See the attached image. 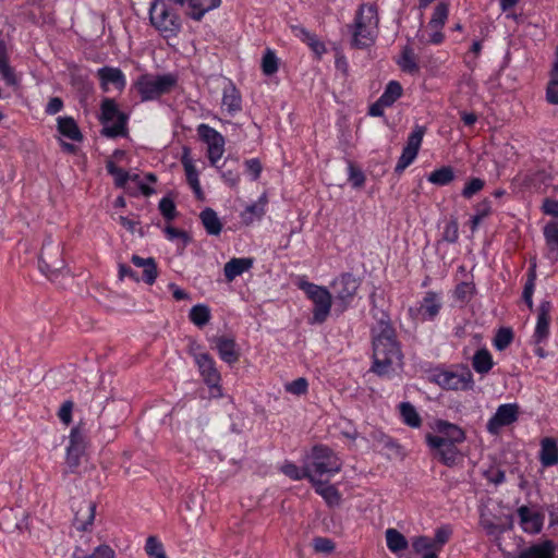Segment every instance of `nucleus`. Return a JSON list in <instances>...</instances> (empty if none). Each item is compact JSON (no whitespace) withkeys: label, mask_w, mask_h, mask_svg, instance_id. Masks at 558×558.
Listing matches in <instances>:
<instances>
[{"label":"nucleus","mask_w":558,"mask_h":558,"mask_svg":"<svg viewBox=\"0 0 558 558\" xmlns=\"http://www.w3.org/2000/svg\"><path fill=\"white\" fill-rule=\"evenodd\" d=\"M189 317L194 325L203 327L210 319V310L207 305L197 304L191 308Z\"/></svg>","instance_id":"40"},{"label":"nucleus","mask_w":558,"mask_h":558,"mask_svg":"<svg viewBox=\"0 0 558 558\" xmlns=\"http://www.w3.org/2000/svg\"><path fill=\"white\" fill-rule=\"evenodd\" d=\"M211 342L222 361L228 364L238 362L240 353L233 338L220 336L213 338Z\"/></svg>","instance_id":"18"},{"label":"nucleus","mask_w":558,"mask_h":558,"mask_svg":"<svg viewBox=\"0 0 558 558\" xmlns=\"http://www.w3.org/2000/svg\"><path fill=\"white\" fill-rule=\"evenodd\" d=\"M95 509H96V506L93 502H85L83 505L81 511L84 510L85 515H83L82 519H80V517H77V520H80L82 522L83 527L93 523L94 518H95ZM77 515H80V512H77Z\"/></svg>","instance_id":"56"},{"label":"nucleus","mask_w":558,"mask_h":558,"mask_svg":"<svg viewBox=\"0 0 558 558\" xmlns=\"http://www.w3.org/2000/svg\"><path fill=\"white\" fill-rule=\"evenodd\" d=\"M412 547L416 554H422V553L426 554L428 551H436L435 547H434V542L430 538L425 537V536L415 537L412 541Z\"/></svg>","instance_id":"47"},{"label":"nucleus","mask_w":558,"mask_h":558,"mask_svg":"<svg viewBox=\"0 0 558 558\" xmlns=\"http://www.w3.org/2000/svg\"><path fill=\"white\" fill-rule=\"evenodd\" d=\"M194 360L206 384L216 390L217 395H221L219 387L220 374L215 366L213 357L207 353L199 352L194 354Z\"/></svg>","instance_id":"14"},{"label":"nucleus","mask_w":558,"mask_h":558,"mask_svg":"<svg viewBox=\"0 0 558 558\" xmlns=\"http://www.w3.org/2000/svg\"><path fill=\"white\" fill-rule=\"evenodd\" d=\"M550 310L551 304L548 301H544L539 304L537 322L533 336L536 343L544 341L549 336Z\"/></svg>","instance_id":"20"},{"label":"nucleus","mask_w":558,"mask_h":558,"mask_svg":"<svg viewBox=\"0 0 558 558\" xmlns=\"http://www.w3.org/2000/svg\"><path fill=\"white\" fill-rule=\"evenodd\" d=\"M307 387V380L303 377H300L291 383H288L286 385V390L292 395L301 396L306 393Z\"/></svg>","instance_id":"50"},{"label":"nucleus","mask_w":558,"mask_h":558,"mask_svg":"<svg viewBox=\"0 0 558 558\" xmlns=\"http://www.w3.org/2000/svg\"><path fill=\"white\" fill-rule=\"evenodd\" d=\"M519 416V408L514 403L501 404L488 420L486 429L492 435H498L502 428L513 424Z\"/></svg>","instance_id":"9"},{"label":"nucleus","mask_w":558,"mask_h":558,"mask_svg":"<svg viewBox=\"0 0 558 558\" xmlns=\"http://www.w3.org/2000/svg\"><path fill=\"white\" fill-rule=\"evenodd\" d=\"M454 179V172L451 167H441L434 170L428 175V181L435 185H446Z\"/></svg>","instance_id":"41"},{"label":"nucleus","mask_w":558,"mask_h":558,"mask_svg":"<svg viewBox=\"0 0 558 558\" xmlns=\"http://www.w3.org/2000/svg\"><path fill=\"white\" fill-rule=\"evenodd\" d=\"M512 341V332L510 329L502 328L500 329L494 340V345L497 350H505Z\"/></svg>","instance_id":"49"},{"label":"nucleus","mask_w":558,"mask_h":558,"mask_svg":"<svg viewBox=\"0 0 558 558\" xmlns=\"http://www.w3.org/2000/svg\"><path fill=\"white\" fill-rule=\"evenodd\" d=\"M145 550L150 557L167 558L162 544L155 536H149L146 539Z\"/></svg>","instance_id":"44"},{"label":"nucleus","mask_w":558,"mask_h":558,"mask_svg":"<svg viewBox=\"0 0 558 558\" xmlns=\"http://www.w3.org/2000/svg\"><path fill=\"white\" fill-rule=\"evenodd\" d=\"M85 453V439L78 428H72L66 447L65 461L71 470L76 469Z\"/></svg>","instance_id":"16"},{"label":"nucleus","mask_w":558,"mask_h":558,"mask_svg":"<svg viewBox=\"0 0 558 558\" xmlns=\"http://www.w3.org/2000/svg\"><path fill=\"white\" fill-rule=\"evenodd\" d=\"M102 134L116 137L125 133L128 117L122 113L112 99H105L101 104Z\"/></svg>","instance_id":"5"},{"label":"nucleus","mask_w":558,"mask_h":558,"mask_svg":"<svg viewBox=\"0 0 558 558\" xmlns=\"http://www.w3.org/2000/svg\"><path fill=\"white\" fill-rule=\"evenodd\" d=\"M385 537L388 549L393 554H399L408 547L407 538L396 529H387Z\"/></svg>","instance_id":"34"},{"label":"nucleus","mask_w":558,"mask_h":558,"mask_svg":"<svg viewBox=\"0 0 558 558\" xmlns=\"http://www.w3.org/2000/svg\"><path fill=\"white\" fill-rule=\"evenodd\" d=\"M143 270L145 282L148 284H153L157 278V267L153 258L148 260Z\"/></svg>","instance_id":"61"},{"label":"nucleus","mask_w":558,"mask_h":558,"mask_svg":"<svg viewBox=\"0 0 558 558\" xmlns=\"http://www.w3.org/2000/svg\"><path fill=\"white\" fill-rule=\"evenodd\" d=\"M221 0H189V15L194 20H201L209 10L220 5Z\"/></svg>","instance_id":"28"},{"label":"nucleus","mask_w":558,"mask_h":558,"mask_svg":"<svg viewBox=\"0 0 558 558\" xmlns=\"http://www.w3.org/2000/svg\"><path fill=\"white\" fill-rule=\"evenodd\" d=\"M165 233L170 241L180 240L183 245H185L189 241V238L184 231L175 229L173 227H167L165 229Z\"/></svg>","instance_id":"60"},{"label":"nucleus","mask_w":558,"mask_h":558,"mask_svg":"<svg viewBox=\"0 0 558 558\" xmlns=\"http://www.w3.org/2000/svg\"><path fill=\"white\" fill-rule=\"evenodd\" d=\"M58 131L61 135L68 137L69 140L80 142L82 140V134L76 122L72 118L60 117L58 118Z\"/></svg>","instance_id":"33"},{"label":"nucleus","mask_w":558,"mask_h":558,"mask_svg":"<svg viewBox=\"0 0 558 558\" xmlns=\"http://www.w3.org/2000/svg\"><path fill=\"white\" fill-rule=\"evenodd\" d=\"M402 422L412 427L418 428L422 425V418L416 409L409 402H402L399 405Z\"/></svg>","instance_id":"36"},{"label":"nucleus","mask_w":558,"mask_h":558,"mask_svg":"<svg viewBox=\"0 0 558 558\" xmlns=\"http://www.w3.org/2000/svg\"><path fill=\"white\" fill-rule=\"evenodd\" d=\"M178 78L172 74L165 75H142L135 83V87L143 100H150L170 92L177 84Z\"/></svg>","instance_id":"4"},{"label":"nucleus","mask_w":558,"mask_h":558,"mask_svg":"<svg viewBox=\"0 0 558 558\" xmlns=\"http://www.w3.org/2000/svg\"><path fill=\"white\" fill-rule=\"evenodd\" d=\"M484 187V181L482 179H478V178H473L472 180H470L463 191H462V195L465 197V198H470L472 197L474 194H476L477 192H480L482 189Z\"/></svg>","instance_id":"51"},{"label":"nucleus","mask_w":558,"mask_h":558,"mask_svg":"<svg viewBox=\"0 0 558 558\" xmlns=\"http://www.w3.org/2000/svg\"><path fill=\"white\" fill-rule=\"evenodd\" d=\"M398 65L403 72L410 74H416L418 72V64L414 49L410 46H405L401 52V56L397 60Z\"/></svg>","instance_id":"30"},{"label":"nucleus","mask_w":558,"mask_h":558,"mask_svg":"<svg viewBox=\"0 0 558 558\" xmlns=\"http://www.w3.org/2000/svg\"><path fill=\"white\" fill-rule=\"evenodd\" d=\"M402 86L397 81H391L387 84L385 92L379 97L380 104L390 107L402 95Z\"/></svg>","instance_id":"39"},{"label":"nucleus","mask_w":558,"mask_h":558,"mask_svg":"<svg viewBox=\"0 0 558 558\" xmlns=\"http://www.w3.org/2000/svg\"><path fill=\"white\" fill-rule=\"evenodd\" d=\"M360 287L359 280L350 274H344L332 281L337 305L344 311L353 301Z\"/></svg>","instance_id":"8"},{"label":"nucleus","mask_w":558,"mask_h":558,"mask_svg":"<svg viewBox=\"0 0 558 558\" xmlns=\"http://www.w3.org/2000/svg\"><path fill=\"white\" fill-rule=\"evenodd\" d=\"M473 367L477 373L485 374L493 367V359L487 350H480L473 357Z\"/></svg>","instance_id":"42"},{"label":"nucleus","mask_w":558,"mask_h":558,"mask_svg":"<svg viewBox=\"0 0 558 558\" xmlns=\"http://www.w3.org/2000/svg\"><path fill=\"white\" fill-rule=\"evenodd\" d=\"M114 550L108 545L98 546L87 558H114Z\"/></svg>","instance_id":"62"},{"label":"nucleus","mask_w":558,"mask_h":558,"mask_svg":"<svg viewBox=\"0 0 558 558\" xmlns=\"http://www.w3.org/2000/svg\"><path fill=\"white\" fill-rule=\"evenodd\" d=\"M436 381L446 389L465 390L472 387V375L468 371L440 372L436 375Z\"/></svg>","instance_id":"15"},{"label":"nucleus","mask_w":558,"mask_h":558,"mask_svg":"<svg viewBox=\"0 0 558 558\" xmlns=\"http://www.w3.org/2000/svg\"><path fill=\"white\" fill-rule=\"evenodd\" d=\"M181 161H182V165H183V168L185 171L186 180H187L190 186L192 187L195 196L198 199H203L204 193L202 191L201 183L198 180V173H197V170L194 166L192 158L189 155V151H186V150L184 151Z\"/></svg>","instance_id":"25"},{"label":"nucleus","mask_w":558,"mask_h":558,"mask_svg":"<svg viewBox=\"0 0 558 558\" xmlns=\"http://www.w3.org/2000/svg\"><path fill=\"white\" fill-rule=\"evenodd\" d=\"M159 209L161 211V214L167 218V219H172L174 218V215H175V206H174V203L170 199V198H162L159 203Z\"/></svg>","instance_id":"59"},{"label":"nucleus","mask_w":558,"mask_h":558,"mask_svg":"<svg viewBox=\"0 0 558 558\" xmlns=\"http://www.w3.org/2000/svg\"><path fill=\"white\" fill-rule=\"evenodd\" d=\"M279 59L271 49H266L262 59V70L265 75H272L278 71Z\"/></svg>","instance_id":"43"},{"label":"nucleus","mask_w":558,"mask_h":558,"mask_svg":"<svg viewBox=\"0 0 558 558\" xmlns=\"http://www.w3.org/2000/svg\"><path fill=\"white\" fill-rule=\"evenodd\" d=\"M73 402L65 401L62 403L58 411V417L62 423L69 425L72 421Z\"/></svg>","instance_id":"57"},{"label":"nucleus","mask_w":558,"mask_h":558,"mask_svg":"<svg viewBox=\"0 0 558 558\" xmlns=\"http://www.w3.org/2000/svg\"><path fill=\"white\" fill-rule=\"evenodd\" d=\"M490 208L488 203H483L482 208L477 209L476 215L472 218V230H475L480 222L489 215Z\"/></svg>","instance_id":"64"},{"label":"nucleus","mask_w":558,"mask_h":558,"mask_svg":"<svg viewBox=\"0 0 558 558\" xmlns=\"http://www.w3.org/2000/svg\"><path fill=\"white\" fill-rule=\"evenodd\" d=\"M197 133L202 141L207 144L208 159L215 165L225 153L223 136L207 124H199Z\"/></svg>","instance_id":"10"},{"label":"nucleus","mask_w":558,"mask_h":558,"mask_svg":"<svg viewBox=\"0 0 558 558\" xmlns=\"http://www.w3.org/2000/svg\"><path fill=\"white\" fill-rule=\"evenodd\" d=\"M437 433L435 436L442 438L446 442L461 444L465 440V433L458 425L451 424L446 421H437L434 425Z\"/></svg>","instance_id":"19"},{"label":"nucleus","mask_w":558,"mask_h":558,"mask_svg":"<svg viewBox=\"0 0 558 558\" xmlns=\"http://www.w3.org/2000/svg\"><path fill=\"white\" fill-rule=\"evenodd\" d=\"M538 458L544 468L553 466L558 463V445L554 438L545 437L541 440Z\"/></svg>","instance_id":"24"},{"label":"nucleus","mask_w":558,"mask_h":558,"mask_svg":"<svg viewBox=\"0 0 558 558\" xmlns=\"http://www.w3.org/2000/svg\"><path fill=\"white\" fill-rule=\"evenodd\" d=\"M546 99L548 102L558 105V71H551L550 80L546 89Z\"/></svg>","instance_id":"45"},{"label":"nucleus","mask_w":558,"mask_h":558,"mask_svg":"<svg viewBox=\"0 0 558 558\" xmlns=\"http://www.w3.org/2000/svg\"><path fill=\"white\" fill-rule=\"evenodd\" d=\"M0 75L10 86H16L19 84L20 78L14 69L9 65L8 60L0 62Z\"/></svg>","instance_id":"46"},{"label":"nucleus","mask_w":558,"mask_h":558,"mask_svg":"<svg viewBox=\"0 0 558 558\" xmlns=\"http://www.w3.org/2000/svg\"><path fill=\"white\" fill-rule=\"evenodd\" d=\"M520 517V524L524 532L536 534L541 532L544 517L537 511H533L527 507H521L518 510Z\"/></svg>","instance_id":"21"},{"label":"nucleus","mask_w":558,"mask_h":558,"mask_svg":"<svg viewBox=\"0 0 558 558\" xmlns=\"http://www.w3.org/2000/svg\"><path fill=\"white\" fill-rule=\"evenodd\" d=\"M542 210L545 215L558 218V201L545 198L542 205Z\"/></svg>","instance_id":"63"},{"label":"nucleus","mask_w":558,"mask_h":558,"mask_svg":"<svg viewBox=\"0 0 558 558\" xmlns=\"http://www.w3.org/2000/svg\"><path fill=\"white\" fill-rule=\"evenodd\" d=\"M107 170L113 177L114 183L119 187L131 190L132 187L129 185V181L137 180V174L124 171L114 165L112 160H108Z\"/></svg>","instance_id":"29"},{"label":"nucleus","mask_w":558,"mask_h":558,"mask_svg":"<svg viewBox=\"0 0 558 558\" xmlns=\"http://www.w3.org/2000/svg\"><path fill=\"white\" fill-rule=\"evenodd\" d=\"M97 76L100 80V86L105 92H110L112 89L121 92L126 85L125 76L118 68H101L97 71Z\"/></svg>","instance_id":"17"},{"label":"nucleus","mask_w":558,"mask_h":558,"mask_svg":"<svg viewBox=\"0 0 558 558\" xmlns=\"http://www.w3.org/2000/svg\"><path fill=\"white\" fill-rule=\"evenodd\" d=\"M352 35H373L379 31L378 7L363 3L359 7L352 24Z\"/></svg>","instance_id":"6"},{"label":"nucleus","mask_w":558,"mask_h":558,"mask_svg":"<svg viewBox=\"0 0 558 558\" xmlns=\"http://www.w3.org/2000/svg\"><path fill=\"white\" fill-rule=\"evenodd\" d=\"M451 531L447 527H440L436 531L434 539V547L436 551H439L444 544H446L450 537Z\"/></svg>","instance_id":"55"},{"label":"nucleus","mask_w":558,"mask_h":558,"mask_svg":"<svg viewBox=\"0 0 558 558\" xmlns=\"http://www.w3.org/2000/svg\"><path fill=\"white\" fill-rule=\"evenodd\" d=\"M314 549L317 553L328 554L333 549V543L329 538L317 537L313 541Z\"/></svg>","instance_id":"58"},{"label":"nucleus","mask_w":558,"mask_h":558,"mask_svg":"<svg viewBox=\"0 0 558 558\" xmlns=\"http://www.w3.org/2000/svg\"><path fill=\"white\" fill-rule=\"evenodd\" d=\"M425 134V129L423 126H415L412 133L408 137L407 145L404 146L402 154L397 162L396 172H402L405 168H408L416 158L423 136Z\"/></svg>","instance_id":"11"},{"label":"nucleus","mask_w":558,"mask_h":558,"mask_svg":"<svg viewBox=\"0 0 558 558\" xmlns=\"http://www.w3.org/2000/svg\"><path fill=\"white\" fill-rule=\"evenodd\" d=\"M267 204V197L262 195L259 199L248 205L241 214L242 221L245 225H252L254 221L262 219L265 214V206Z\"/></svg>","instance_id":"27"},{"label":"nucleus","mask_w":558,"mask_h":558,"mask_svg":"<svg viewBox=\"0 0 558 558\" xmlns=\"http://www.w3.org/2000/svg\"><path fill=\"white\" fill-rule=\"evenodd\" d=\"M310 483L330 480L342 469V461L336 452L326 446H315L306 456Z\"/></svg>","instance_id":"2"},{"label":"nucleus","mask_w":558,"mask_h":558,"mask_svg":"<svg viewBox=\"0 0 558 558\" xmlns=\"http://www.w3.org/2000/svg\"><path fill=\"white\" fill-rule=\"evenodd\" d=\"M543 234L547 247V256L553 262L558 260V222H548L544 229Z\"/></svg>","instance_id":"26"},{"label":"nucleus","mask_w":558,"mask_h":558,"mask_svg":"<svg viewBox=\"0 0 558 558\" xmlns=\"http://www.w3.org/2000/svg\"><path fill=\"white\" fill-rule=\"evenodd\" d=\"M448 17V8L445 3H439L436 5L433 16L428 23L430 29L434 32V35H441L440 29L442 28L446 20Z\"/></svg>","instance_id":"38"},{"label":"nucleus","mask_w":558,"mask_h":558,"mask_svg":"<svg viewBox=\"0 0 558 558\" xmlns=\"http://www.w3.org/2000/svg\"><path fill=\"white\" fill-rule=\"evenodd\" d=\"M254 265L252 257H234L225 264L223 275L227 281H233L238 276L248 271Z\"/></svg>","instance_id":"22"},{"label":"nucleus","mask_w":558,"mask_h":558,"mask_svg":"<svg viewBox=\"0 0 558 558\" xmlns=\"http://www.w3.org/2000/svg\"><path fill=\"white\" fill-rule=\"evenodd\" d=\"M373 366L378 376L389 377L401 366V352L393 328L384 322L373 330Z\"/></svg>","instance_id":"1"},{"label":"nucleus","mask_w":558,"mask_h":558,"mask_svg":"<svg viewBox=\"0 0 558 558\" xmlns=\"http://www.w3.org/2000/svg\"><path fill=\"white\" fill-rule=\"evenodd\" d=\"M199 218L208 234H220L222 223L215 210H213L211 208H206L201 213Z\"/></svg>","instance_id":"31"},{"label":"nucleus","mask_w":558,"mask_h":558,"mask_svg":"<svg viewBox=\"0 0 558 558\" xmlns=\"http://www.w3.org/2000/svg\"><path fill=\"white\" fill-rule=\"evenodd\" d=\"M441 307L440 299L435 292H427L422 302L409 308L411 318L415 322L433 319Z\"/></svg>","instance_id":"12"},{"label":"nucleus","mask_w":558,"mask_h":558,"mask_svg":"<svg viewBox=\"0 0 558 558\" xmlns=\"http://www.w3.org/2000/svg\"><path fill=\"white\" fill-rule=\"evenodd\" d=\"M222 108L229 113H234L241 109L240 94L231 84L223 89Z\"/></svg>","instance_id":"35"},{"label":"nucleus","mask_w":558,"mask_h":558,"mask_svg":"<svg viewBox=\"0 0 558 558\" xmlns=\"http://www.w3.org/2000/svg\"><path fill=\"white\" fill-rule=\"evenodd\" d=\"M129 185L132 187L129 190L131 193H135V191H140L144 195H150L154 193V189L150 187L144 180L137 174V180H130Z\"/></svg>","instance_id":"54"},{"label":"nucleus","mask_w":558,"mask_h":558,"mask_svg":"<svg viewBox=\"0 0 558 558\" xmlns=\"http://www.w3.org/2000/svg\"><path fill=\"white\" fill-rule=\"evenodd\" d=\"M426 442L428 447L434 451V454L446 465L452 466L457 463L460 452L456 447L457 444L446 442L442 438L433 436V434L426 435Z\"/></svg>","instance_id":"13"},{"label":"nucleus","mask_w":558,"mask_h":558,"mask_svg":"<svg viewBox=\"0 0 558 558\" xmlns=\"http://www.w3.org/2000/svg\"><path fill=\"white\" fill-rule=\"evenodd\" d=\"M150 22L159 32L177 33L180 31L178 15L169 10L166 0H156L150 7Z\"/></svg>","instance_id":"7"},{"label":"nucleus","mask_w":558,"mask_h":558,"mask_svg":"<svg viewBox=\"0 0 558 558\" xmlns=\"http://www.w3.org/2000/svg\"><path fill=\"white\" fill-rule=\"evenodd\" d=\"M316 494H318L329 507H338L342 497L338 488L329 483V480L311 483Z\"/></svg>","instance_id":"23"},{"label":"nucleus","mask_w":558,"mask_h":558,"mask_svg":"<svg viewBox=\"0 0 558 558\" xmlns=\"http://www.w3.org/2000/svg\"><path fill=\"white\" fill-rule=\"evenodd\" d=\"M535 281V263L532 264L530 278L525 283L524 290H523V299L526 302L527 306L532 308L533 306V292H534V283Z\"/></svg>","instance_id":"48"},{"label":"nucleus","mask_w":558,"mask_h":558,"mask_svg":"<svg viewBox=\"0 0 558 558\" xmlns=\"http://www.w3.org/2000/svg\"><path fill=\"white\" fill-rule=\"evenodd\" d=\"M280 471L293 481H300L307 478L310 481V472L306 459L304 460V466L300 468L296 464L286 461L281 466Z\"/></svg>","instance_id":"37"},{"label":"nucleus","mask_w":558,"mask_h":558,"mask_svg":"<svg viewBox=\"0 0 558 558\" xmlns=\"http://www.w3.org/2000/svg\"><path fill=\"white\" fill-rule=\"evenodd\" d=\"M298 286L313 303L312 323H324L328 318L332 306V295L329 290L304 280L300 281Z\"/></svg>","instance_id":"3"},{"label":"nucleus","mask_w":558,"mask_h":558,"mask_svg":"<svg viewBox=\"0 0 558 558\" xmlns=\"http://www.w3.org/2000/svg\"><path fill=\"white\" fill-rule=\"evenodd\" d=\"M349 181L353 187H361L365 182V175L363 172L352 163L349 165Z\"/></svg>","instance_id":"53"},{"label":"nucleus","mask_w":558,"mask_h":558,"mask_svg":"<svg viewBox=\"0 0 558 558\" xmlns=\"http://www.w3.org/2000/svg\"><path fill=\"white\" fill-rule=\"evenodd\" d=\"M555 553L554 544L545 541L523 551L519 558H553Z\"/></svg>","instance_id":"32"},{"label":"nucleus","mask_w":558,"mask_h":558,"mask_svg":"<svg viewBox=\"0 0 558 558\" xmlns=\"http://www.w3.org/2000/svg\"><path fill=\"white\" fill-rule=\"evenodd\" d=\"M305 44L314 51L317 57H322L326 51V45L322 37H304Z\"/></svg>","instance_id":"52"}]
</instances>
